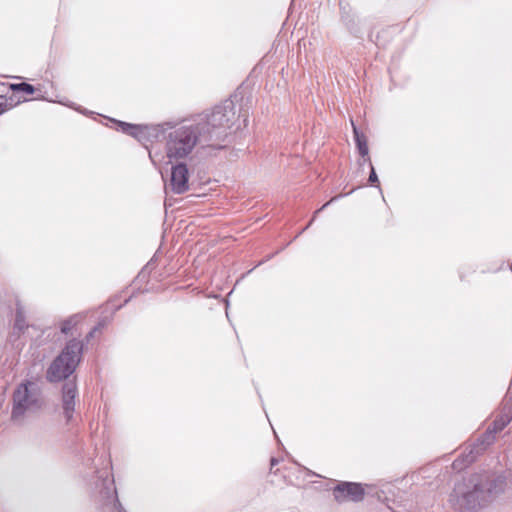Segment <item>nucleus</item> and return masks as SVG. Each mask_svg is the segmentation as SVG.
<instances>
[{
  "instance_id": "nucleus-30",
  "label": "nucleus",
  "mask_w": 512,
  "mask_h": 512,
  "mask_svg": "<svg viewBox=\"0 0 512 512\" xmlns=\"http://www.w3.org/2000/svg\"><path fill=\"white\" fill-rule=\"evenodd\" d=\"M454 467H457L458 466V461L456 460L454 463H453Z\"/></svg>"
},
{
  "instance_id": "nucleus-28",
  "label": "nucleus",
  "mask_w": 512,
  "mask_h": 512,
  "mask_svg": "<svg viewBox=\"0 0 512 512\" xmlns=\"http://www.w3.org/2000/svg\"><path fill=\"white\" fill-rule=\"evenodd\" d=\"M278 463V460L275 458L271 459V466H275Z\"/></svg>"
},
{
  "instance_id": "nucleus-9",
  "label": "nucleus",
  "mask_w": 512,
  "mask_h": 512,
  "mask_svg": "<svg viewBox=\"0 0 512 512\" xmlns=\"http://www.w3.org/2000/svg\"><path fill=\"white\" fill-rule=\"evenodd\" d=\"M94 484L95 488L98 489L101 494L106 496H108L110 492L116 494L114 479L108 469H103L97 472V480Z\"/></svg>"
},
{
  "instance_id": "nucleus-31",
  "label": "nucleus",
  "mask_w": 512,
  "mask_h": 512,
  "mask_svg": "<svg viewBox=\"0 0 512 512\" xmlns=\"http://www.w3.org/2000/svg\"><path fill=\"white\" fill-rule=\"evenodd\" d=\"M510 483L512 484V474H511V479H510Z\"/></svg>"
},
{
  "instance_id": "nucleus-10",
  "label": "nucleus",
  "mask_w": 512,
  "mask_h": 512,
  "mask_svg": "<svg viewBox=\"0 0 512 512\" xmlns=\"http://www.w3.org/2000/svg\"><path fill=\"white\" fill-rule=\"evenodd\" d=\"M351 124L353 127V134H354L355 142H356L359 154L362 157V160L359 161V165L362 166L366 162L371 161L370 157L368 155L369 149H368V145H367V140H366L365 135L359 132V130L357 129V127L355 126V124L352 120H351Z\"/></svg>"
},
{
  "instance_id": "nucleus-4",
  "label": "nucleus",
  "mask_w": 512,
  "mask_h": 512,
  "mask_svg": "<svg viewBox=\"0 0 512 512\" xmlns=\"http://www.w3.org/2000/svg\"><path fill=\"white\" fill-rule=\"evenodd\" d=\"M41 406L40 388L36 382L26 381L20 384L13 394L12 418L19 419L25 413Z\"/></svg>"
},
{
  "instance_id": "nucleus-2",
  "label": "nucleus",
  "mask_w": 512,
  "mask_h": 512,
  "mask_svg": "<svg viewBox=\"0 0 512 512\" xmlns=\"http://www.w3.org/2000/svg\"><path fill=\"white\" fill-rule=\"evenodd\" d=\"M504 485L502 476L475 474L455 485L450 502L461 512H474L500 494Z\"/></svg>"
},
{
  "instance_id": "nucleus-26",
  "label": "nucleus",
  "mask_w": 512,
  "mask_h": 512,
  "mask_svg": "<svg viewBox=\"0 0 512 512\" xmlns=\"http://www.w3.org/2000/svg\"><path fill=\"white\" fill-rule=\"evenodd\" d=\"M315 218H316V214H315V215H313V217H312V218H311V220H310V223H308V225H306V226L304 227V230H307V229L309 228V226H311V223H313V221L315 220Z\"/></svg>"
},
{
  "instance_id": "nucleus-27",
  "label": "nucleus",
  "mask_w": 512,
  "mask_h": 512,
  "mask_svg": "<svg viewBox=\"0 0 512 512\" xmlns=\"http://www.w3.org/2000/svg\"><path fill=\"white\" fill-rule=\"evenodd\" d=\"M315 218H316V214H315V215H313V217H312V218H311V220H310V223H308V225H306V226L304 227V230H307V229L309 228V226H311V223H313V221L315 220Z\"/></svg>"
},
{
  "instance_id": "nucleus-21",
  "label": "nucleus",
  "mask_w": 512,
  "mask_h": 512,
  "mask_svg": "<svg viewBox=\"0 0 512 512\" xmlns=\"http://www.w3.org/2000/svg\"><path fill=\"white\" fill-rule=\"evenodd\" d=\"M315 218H316V214H315V215H313V217H312V218H311V220H310V223H308V225H306V226L304 227V230H307V229L309 228V226H311V223H313V221L315 220Z\"/></svg>"
},
{
  "instance_id": "nucleus-6",
  "label": "nucleus",
  "mask_w": 512,
  "mask_h": 512,
  "mask_svg": "<svg viewBox=\"0 0 512 512\" xmlns=\"http://www.w3.org/2000/svg\"><path fill=\"white\" fill-rule=\"evenodd\" d=\"M364 488L354 482H342L333 490V496L337 502L361 501L364 497Z\"/></svg>"
},
{
  "instance_id": "nucleus-29",
  "label": "nucleus",
  "mask_w": 512,
  "mask_h": 512,
  "mask_svg": "<svg viewBox=\"0 0 512 512\" xmlns=\"http://www.w3.org/2000/svg\"><path fill=\"white\" fill-rule=\"evenodd\" d=\"M0 88H5V84L4 83H0ZM4 90L3 89H0V92H3Z\"/></svg>"
},
{
  "instance_id": "nucleus-15",
  "label": "nucleus",
  "mask_w": 512,
  "mask_h": 512,
  "mask_svg": "<svg viewBox=\"0 0 512 512\" xmlns=\"http://www.w3.org/2000/svg\"><path fill=\"white\" fill-rule=\"evenodd\" d=\"M368 163H369V166H370V169H371V171H370V175H369V182H370L372 185L377 184V183L379 182V180H378V176H377V174H376V171H375V169H374V167H373V165H372L371 161H370V162H368Z\"/></svg>"
},
{
  "instance_id": "nucleus-24",
  "label": "nucleus",
  "mask_w": 512,
  "mask_h": 512,
  "mask_svg": "<svg viewBox=\"0 0 512 512\" xmlns=\"http://www.w3.org/2000/svg\"><path fill=\"white\" fill-rule=\"evenodd\" d=\"M315 218H316V214H315V215H313V217H312V218H311V220H310V223H308V225H306V226L304 227V230H307V229L309 228V226H311V223H313V221L315 220Z\"/></svg>"
},
{
  "instance_id": "nucleus-13",
  "label": "nucleus",
  "mask_w": 512,
  "mask_h": 512,
  "mask_svg": "<svg viewBox=\"0 0 512 512\" xmlns=\"http://www.w3.org/2000/svg\"><path fill=\"white\" fill-rule=\"evenodd\" d=\"M14 328L19 331H23L25 328H27L24 311L19 305L16 309Z\"/></svg>"
},
{
  "instance_id": "nucleus-19",
  "label": "nucleus",
  "mask_w": 512,
  "mask_h": 512,
  "mask_svg": "<svg viewBox=\"0 0 512 512\" xmlns=\"http://www.w3.org/2000/svg\"><path fill=\"white\" fill-rule=\"evenodd\" d=\"M116 503H117V512H125V510L122 508V506L120 505L118 499L116 498Z\"/></svg>"
},
{
  "instance_id": "nucleus-1",
  "label": "nucleus",
  "mask_w": 512,
  "mask_h": 512,
  "mask_svg": "<svg viewBox=\"0 0 512 512\" xmlns=\"http://www.w3.org/2000/svg\"><path fill=\"white\" fill-rule=\"evenodd\" d=\"M235 120V105L232 100H225L195 124L174 127L168 132L165 145L166 156L170 161L184 159L197 145L222 149L224 145L221 143L228 136V131Z\"/></svg>"
},
{
  "instance_id": "nucleus-18",
  "label": "nucleus",
  "mask_w": 512,
  "mask_h": 512,
  "mask_svg": "<svg viewBox=\"0 0 512 512\" xmlns=\"http://www.w3.org/2000/svg\"><path fill=\"white\" fill-rule=\"evenodd\" d=\"M334 199H335V198H332L329 202H327V203L323 204V206H322L319 210H317V211L315 212V214H317L319 211H321V210L325 209V208H326V207H327V206H328V205H329V204H330Z\"/></svg>"
},
{
  "instance_id": "nucleus-25",
  "label": "nucleus",
  "mask_w": 512,
  "mask_h": 512,
  "mask_svg": "<svg viewBox=\"0 0 512 512\" xmlns=\"http://www.w3.org/2000/svg\"><path fill=\"white\" fill-rule=\"evenodd\" d=\"M315 218H316V214H315V215H313V217H312V218H311V220H310V223H308V225H306V226L304 227V230H307V229L309 228V226H311V223H313V221L315 220Z\"/></svg>"
},
{
  "instance_id": "nucleus-7",
  "label": "nucleus",
  "mask_w": 512,
  "mask_h": 512,
  "mask_svg": "<svg viewBox=\"0 0 512 512\" xmlns=\"http://www.w3.org/2000/svg\"><path fill=\"white\" fill-rule=\"evenodd\" d=\"M188 169L186 164L180 163L172 167L171 169V190L176 194H182L189 189L188 185Z\"/></svg>"
},
{
  "instance_id": "nucleus-8",
  "label": "nucleus",
  "mask_w": 512,
  "mask_h": 512,
  "mask_svg": "<svg viewBox=\"0 0 512 512\" xmlns=\"http://www.w3.org/2000/svg\"><path fill=\"white\" fill-rule=\"evenodd\" d=\"M76 396L77 386L75 382H66L62 388V409L67 423H69L73 418Z\"/></svg>"
},
{
  "instance_id": "nucleus-23",
  "label": "nucleus",
  "mask_w": 512,
  "mask_h": 512,
  "mask_svg": "<svg viewBox=\"0 0 512 512\" xmlns=\"http://www.w3.org/2000/svg\"><path fill=\"white\" fill-rule=\"evenodd\" d=\"M315 218H316V214H315V215H313V217H312V218H311V220H310V223H308V225H306V226L304 227V230H307V229L309 228V226H311V223H313V221L315 220Z\"/></svg>"
},
{
  "instance_id": "nucleus-16",
  "label": "nucleus",
  "mask_w": 512,
  "mask_h": 512,
  "mask_svg": "<svg viewBox=\"0 0 512 512\" xmlns=\"http://www.w3.org/2000/svg\"><path fill=\"white\" fill-rule=\"evenodd\" d=\"M105 326V321H100L87 335L86 339L89 341L92 337H94L95 333L100 331Z\"/></svg>"
},
{
  "instance_id": "nucleus-11",
  "label": "nucleus",
  "mask_w": 512,
  "mask_h": 512,
  "mask_svg": "<svg viewBox=\"0 0 512 512\" xmlns=\"http://www.w3.org/2000/svg\"><path fill=\"white\" fill-rule=\"evenodd\" d=\"M118 125L124 133H127L139 141H143L149 133V127L143 125H132L125 122H119Z\"/></svg>"
},
{
  "instance_id": "nucleus-22",
  "label": "nucleus",
  "mask_w": 512,
  "mask_h": 512,
  "mask_svg": "<svg viewBox=\"0 0 512 512\" xmlns=\"http://www.w3.org/2000/svg\"><path fill=\"white\" fill-rule=\"evenodd\" d=\"M315 218H316V214H315V215H313V217H312V218H311V220H310V223H308V225H306V226L304 227V230H307V229L309 228V226H311V223H313V221L315 220Z\"/></svg>"
},
{
  "instance_id": "nucleus-17",
  "label": "nucleus",
  "mask_w": 512,
  "mask_h": 512,
  "mask_svg": "<svg viewBox=\"0 0 512 512\" xmlns=\"http://www.w3.org/2000/svg\"><path fill=\"white\" fill-rule=\"evenodd\" d=\"M11 106V104H8L7 99L3 95H0V115L8 110Z\"/></svg>"
},
{
  "instance_id": "nucleus-12",
  "label": "nucleus",
  "mask_w": 512,
  "mask_h": 512,
  "mask_svg": "<svg viewBox=\"0 0 512 512\" xmlns=\"http://www.w3.org/2000/svg\"><path fill=\"white\" fill-rule=\"evenodd\" d=\"M83 316L81 314H75L61 323L60 329L63 334H68L74 326H76Z\"/></svg>"
},
{
  "instance_id": "nucleus-20",
  "label": "nucleus",
  "mask_w": 512,
  "mask_h": 512,
  "mask_svg": "<svg viewBox=\"0 0 512 512\" xmlns=\"http://www.w3.org/2000/svg\"><path fill=\"white\" fill-rule=\"evenodd\" d=\"M315 218H316V214H315V215H313V217H312V218H311V220H310V223H308V225H306V226L304 227V230H307V229L309 228V226H311V223H313V221L315 220Z\"/></svg>"
},
{
  "instance_id": "nucleus-14",
  "label": "nucleus",
  "mask_w": 512,
  "mask_h": 512,
  "mask_svg": "<svg viewBox=\"0 0 512 512\" xmlns=\"http://www.w3.org/2000/svg\"><path fill=\"white\" fill-rule=\"evenodd\" d=\"M9 89L23 91V92L28 93V94H32L35 91V88L31 84H28V83H25V82H22V83H19V84H11L9 86Z\"/></svg>"
},
{
  "instance_id": "nucleus-5",
  "label": "nucleus",
  "mask_w": 512,
  "mask_h": 512,
  "mask_svg": "<svg viewBox=\"0 0 512 512\" xmlns=\"http://www.w3.org/2000/svg\"><path fill=\"white\" fill-rule=\"evenodd\" d=\"M512 420V404L505 403L501 409L500 414L493 421L492 426L488 427L487 431L479 439L481 445L484 447L493 443L495 434L503 430Z\"/></svg>"
},
{
  "instance_id": "nucleus-3",
  "label": "nucleus",
  "mask_w": 512,
  "mask_h": 512,
  "mask_svg": "<svg viewBox=\"0 0 512 512\" xmlns=\"http://www.w3.org/2000/svg\"><path fill=\"white\" fill-rule=\"evenodd\" d=\"M82 350L83 343L80 340H70L48 368L47 379L50 382H58L71 375L80 362Z\"/></svg>"
}]
</instances>
